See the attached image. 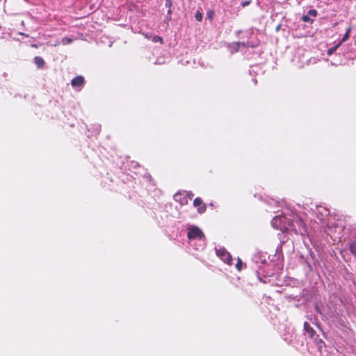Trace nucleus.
<instances>
[{"mask_svg": "<svg viewBox=\"0 0 356 356\" xmlns=\"http://www.w3.org/2000/svg\"><path fill=\"white\" fill-rule=\"evenodd\" d=\"M250 1H245L241 3V6L243 7H245V6H248L250 4Z\"/></svg>", "mask_w": 356, "mask_h": 356, "instance_id": "21", "label": "nucleus"}, {"mask_svg": "<svg viewBox=\"0 0 356 356\" xmlns=\"http://www.w3.org/2000/svg\"><path fill=\"white\" fill-rule=\"evenodd\" d=\"M187 230L189 244L197 250H203L205 247V237L202 231L196 226H191Z\"/></svg>", "mask_w": 356, "mask_h": 356, "instance_id": "2", "label": "nucleus"}, {"mask_svg": "<svg viewBox=\"0 0 356 356\" xmlns=\"http://www.w3.org/2000/svg\"><path fill=\"white\" fill-rule=\"evenodd\" d=\"M308 15L313 16V17H316L317 15V11L316 10H313V9L309 10L308 11Z\"/></svg>", "mask_w": 356, "mask_h": 356, "instance_id": "19", "label": "nucleus"}, {"mask_svg": "<svg viewBox=\"0 0 356 356\" xmlns=\"http://www.w3.org/2000/svg\"><path fill=\"white\" fill-rule=\"evenodd\" d=\"M205 210H206V207L205 206H202V207H199L197 209V211H198L199 213H203V212H204Z\"/></svg>", "mask_w": 356, "mask_h": 356, "instance_id": "20", "label": "nucleus"}, {"mask_svg": "<svg viewBox=\"0 0 356 356\" xmlns=\"http://www.w3.org/2000/svg\"><path fill=\"white\" fill-rule=\"evenodd\" d=\"M166 19H167V20H170V19H169V15H167V16H166Z\"/></svg>", "mask_w": 356, "mask_h": 356, "instance_id": "26", "label": "nucleus"}, {"mask_svg": "<svg viewBox=\"0 0 356 356\" xmlns=\"http://www.w3.org/2000/svg\"><path fill=\"white\" fill-rule=\"evenodd\" d=\"M202 203V200L200 197H197L193 201L194 207H199Z\"/></svg>", "mask_w": 356, "mask_h": 356, "instance_id": "12", "label": "nucleus"}, {"mask_svg": "<svg viewBox=\"0 0 356 356\" xmlns=\"http://www.w3.org/2000/svg\"><path fill=\"white\" fill-rule=\"evenodd\" d=\"M34 63L37 65L38 68H42L44 65L45 62L42 57L35 56L34 58Z\"/></svg>", "mask_w": 356, "mask_h": 356, "instance_id": "6", "label": "nucleus"}, {"mask_svg": "<svg viewBox=\"0 0 356 356\" xmlns=\"http://www.w3.org/2000/svg\"><path fill=\"white\" fill-rule=\"evenodd\" d=\"M181 193H176V194L175 195V196H174L175 200L176 201H179V202H180V203H181V204H186V203L187 202V200H185V199H184V200H181Z\"/></svg>", "mask_w": 356, "mask_h": 356, "instance_id": "8", "label": "nucleus"}, {"mask_svg": "<svg viewBox=\"0 0 356 356\" xmlns=\"http://www.w3.org/2000/svg\"><path fill=\"white\" fill-rule=\"evenodd\" d=\"M280 27H281V25H280V24H279V25L276 27L275 30H276V31H277H277H279V30H280Z\"/></svg>", "mask_w": 356, "mask_h": 356, "instance_id": "24", "label": "nucleus"}, {"mask_svg": "<svg viewBox=\"0 0 356 356\" xmlns=\"http://www.w3.org/2000/svg\"><path fill=\"white\" fill-rule=\"evenodd\" d=\"M84 82H85V80H84L83 76H77L72 80L71 84H72V87H74V88L82 87V86H83Z\"/></svg>", "mask_w": 356, "mask_h": 356, "instance_id": "4", "label": "nucleus"}, {"mask_svg": "<svg viewBox=\"0 0 356 356\" xmlns=\"http://www.w3.org/2000/svg\"><path fill=\"white\" fill-rule=\"evenodd\" d=\"M242 266H243V262L241 261V259H240L239 258L238 259V262L237 264H236V268L238 270H241L242 269Z\"/></svg>", "mask_w": 356, "mask_h": 356, "instance_id": "13", "label": "nucleus"}, {"mask_svg": "<svg viewBox=\"0 0 356 356\" xmlns=\"http://www.w3.org/2000/svg\"><path fill=\"white\" fill-rule=\"evenodd\" d=\"M350 29L349 28L346 33H345V35H343V38H342V41L344 42L347 40V38H348L349 36V33H350Z\"/></svg>", "mask_w": 356, "mask_h": 356, "instance_id": "18", "label": "nucleus"}, {"mask_svg": "<svg viewBox=\"0 0 356 356\" xmlns=\"http://www.w3.org/2000/svg\"><path fill=\"white\" fill-rule=\"evenodd\" d=\"M195 17L197 21L201 22L202 20V14L200 11H197L195 14Z\"/></svg>", "mask_w": 356, "mask_h": 356, "instance_id": "11", "label": "nucleus"}, {"mask_svg": "<svg viewBox=\"0 0 356 356\" xmlns=\"http://www.w3.org/2000/svg\"><path fill=\"white\" fill-rule=\"evenodd\" d=\"M271 224L273 227L280 229L283 232L290 229H294L296 232H300L302 234L301 228L304 232H306L305 222L300 218L291 221L286 216L279 215L273 218Z\"/></svg>", "mask_w": 356, "mask_h": 356, "instance_id": "1", "label": "nucleus"}, {"mask_svg": "<svg viewBox=\"0 0 356 356\" xmlns=\"http://www.w3.org/2000/svg\"><path fill=\"white\" fill-rule=\"evenodd\" d=\"M241 47H246V44L241 42H234L231 44L230 48L232 51L236 52L239 50Z\"/></svg>", "mask_w": 356, "mask_h": 356, "instance_id": "5", "label": "nucleus"}, {"mask_svg": "<svg viewBox=\"0 0 356 356\" xmlns=\"http://www.w3.org/2000/svg\"><path fill=\"white\" fill-rule=\"evenodd\" d=\"M154 41H160L161 42H162L163 39L159 36H156L154 38Z\"/></svg>", "mask_w": 356, "mask_h": 356, "instance_id": "23", "label": "nucleus"}, {"mask_svg": "<svg viewBox=\"0 0 356 356\" xmlns=\"http://www.w3.org/2000/svg\"><path fill=\"white\" fill-rule=\"evenodd\" d=\"M350 250L352 254L356 255V241L350 243Z\"/></svg>", "mask_w": 356, "mask_h": 356, "instance_id": "9", "label": "nucleus"}, {"mask_svg": "<svg viewBox=\"0 0 356 356\" xmlns=\"http://www.w3.org/2000/svg\"><path fill=\"white\" fill-rule=\"evenodd\" d=\"M73 40L71 38L65 37L62 39V44L63 45H67L72 43Z\"/></svg>", "mask_w": 356, "mask_h": 356, "instance_id": "10", "label": "nucleus"}, {"mask_svg": "<svg viewBox=\"0 0 356 356\" xmlns=\"http://www.w3.org/2000/svg\"><path fill=\"white\" fill-rule=\"evenodd\" d=\"M338 47V46H334V47H332L331 48H330L328 50H327V54L328 55H331L333 54V52L337 49V48Z\"/></svg>", "mask_w": 356, "mask_h": 356, "instance_id": "16", "label": "nucleus"}, {"mask_svg": "<svg viewBox=\"0 0 356 356\" xmlns=\"http://www.w3.org/2000/svg\"><path fill=\"white\" fill-rule=\"evenodd\" d=\"M172 13V8H168L167 14H168V15H169V19H171Z\"/></svg>", "mask_w": 356, "mask_h": 356, "instance_id": "22", "label": "nucleus"}, {"mask_svg": "<svg viewBox=\"0 0 356 356\" xmlns=\"http://www.w3.org/2000/svg\"><path fill=\"white\" fill-rule=\"evenodd\" d=\"M216 252L218 257H220L225 263L231 264L232 257L230 254L224 248H216Z\"/></svg>", "mask_w": 356, "mask_h": 356, "instance_id": "3", "label": "nucleus"}, {"mask_svg": "<svg viewBox=\"0 0 356 356\" xmlns=\"http://www.w3.org/2000/svg\"><path fill=\"white\" fill-rule=\"evenodd\" d=\"M214 15V12L213 10H209L207 14V18L209 19H212Z\"/></svg>", "mask_w": 356, "mask_h": 356, "instance_id": "14", "label": "nucleus"}, {"mask_svg": "<svg viewBox=\"0 0 356 356\" xmlns=\"http://www.w3.org/2000/svg\"><path fill=\"white\" fill-rule=\"evenodd\" d=\"M96 130H97V132H99V131H100V126H99V125H98V126L97 127Z\"/></svg>", "mask_w": 356, "mask_h": 356, "instance_id": "25", "label": "nucleus"}, {"mask_svg": "<svg viewBox=\"0 0 356 356\" xmlns=\"http://www.w3.org/2000/svg\"><path fill=\"white\" fill-rule=\"evenodd\" d=\"M302 20L303 22H312V20H311L310 17H309V15H303V16L302 17Z\"/></svg>", "mask_w": 356, "mask_h": 356, "instance_id": "15", "label": "nucleus"}, {"mask_svg": "<svg viewBox=\"0 0 356 356\" xmlns=\"http://www.w3.org/2000/svg\"><path fill=\"white\" fill-rule=\"evenodd\" d=\"M165 6L168 8H172V0H165Z\"/></svg>", "mask_w": 356, "mask_h": 356, "instance_id": "17", "label": "nucleus"}, {"mask_svg": "<svg viewBox=\"0 0 356 356\" xmlns=\"http://www.w3.org/2000/svg\"><path fill=\"white\" fill-rule=\"evenodd\" d=\"M304 329L305 330L310 334L311 337H312L314 332V330H313V328L310 326L309 323H307V322H305L304 323Z\"/></svg>", "mask_w": 356, "mask_h": 356, "instance_id": "7", "label": "nucleus"}]
</instances>
